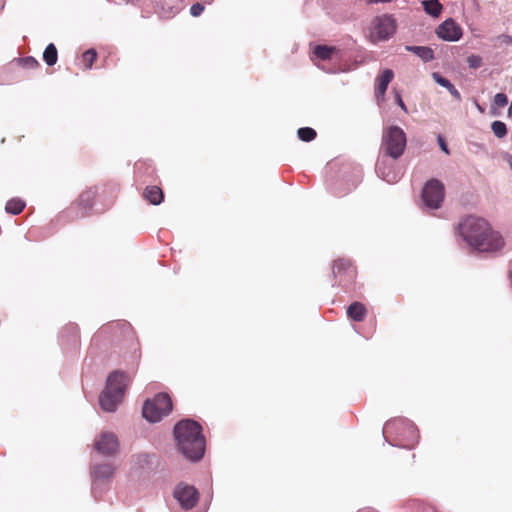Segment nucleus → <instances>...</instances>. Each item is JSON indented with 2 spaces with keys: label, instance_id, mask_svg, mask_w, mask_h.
<instances>
[{
  "label": "nucleus",
  "instance_id": "obj_1",
  "mask_svg": "<svg viewBox=\"0 0 512 512\" xmlns=\"http://www.w3.org/2000/svg\"><path fill=\"white\" fill-rule=\"evenodd\" d=\"M458 231L471 247L481 252L497 251L504 246L502 236L482 218L468 216L459 223Z\"/></svg>",
  "mask_w": 512,
  "mask_h": 512
},
{
  "label": "nucleus",
  "instance_id": "obj_2",
  "mask_svg": "<svg viewBox=\"0 0 512 512\" xmlns=\"http://www.w3.org/2000/svg\"><path fill=\"white\" fill-rule=\"evenodd\" d=\"M174 436L180 452L191 461H199L205 452L201 425L191 419L181 420L174 427Z\"/></svg>",
  "mask_w": 512,
  "mask_h": 512
},
{
  "label": "nucleus",
  "instance_id": "obj_3",
  "mask_svg": "<svg viewBox=\"0 0 512 512\" xmlns=\"http://www.w3.org/2000/svg\"><path fill=\"white\" fill-rule=\"evenodd\" d=\"M131 382L128 374L114 371L106 380L105 389L99 396V404L106 412H114L124 398L125 391Z\"/></svg>",
  "mask_w": 512,
  "mask_h": 512
},
{
  "label": "nucleus",
  "instance_id": "obj_4",
  "mask_svg": "<svg viewBox=\"0 0 512 512\" xmlns=\"http://www.w3.org/2000/svg\"><path fill=\"white\" fill-rule=\"evenodd\" d=\"M406 134L398 126H390L383 131L381 150L385 156L398 159L406 147Z\"/></svg>",
  "mask_w": 512,
  "mask_h": 512
},
{
  "label": "nucleus",
  "instance_id": "obj_5",
  "mask_svg": "<svg viewBox=\"0 0 512 512\" xmlns=\"http://www.w3.org/2000/svg\"><path fill=\"white\" fill-rule=\"evenodd\" d=\"M172 411V400L166 393H159L153 399H147L142 408L143 417L151 422H159Z\"/></svg>",
  "mask_w": 512,
  "mask_h": 512
},
{
  "label": "nucleus",
  "instance_id": "obj_6",
  "mask_svg": "<svg viewBox=\"0 0 512 512\" xmlns=\"http://www.w3.org/2000/svg\"><path fill=\"white\" fill-rule=\"evenodd\" d=\"M391 432L403 437L407 441L406 447L413 445L418 439V430L408 419L398 418L386 422L383 428L384 437L386 438V434Z\"/></svg>",
  "mask_w": 512,
  "mask_h": 512
},
{
  "label": "nucleus",
  "instance_id": "obj_7",
  "mask_svg": "<svg viewBox=\"0 0 512 512\" xmlns=\"http://www.w3.org/2000/svg\"><path fill=\"white\" fill-rule=\"evenodd\" d=\"M444 186L437 180L428 181L422 191L424 206L428 209H438L444 200Z\"/></svg>",
  "mask_w": 512,
  "mask_h": 512
},
{
  "label": "nucleus",
  "instance_id": "obj_8",
  "mask_svg": "<svg viewBox=\"0 0 512 512\" xmlns=\"http://www.w3.org/2000/svg\"><path fill=\"white\" fill-rule=\"evenodd\" d=\"M396 31V23L391 15L377 16L373 20V32L371 39L373 42L386 41Z\"/></svg>",
  "mask_w": 512,
  "mask_h": 512
},
{
  "label": "nucleus",
  "instance_id": "obj_9",
  "mask_svg": "<svg viewBox=\"0 0 512 512\" xmlns=\"http://www.w3.org/2000/svg\"><path fill=\"white\" fill-rule=\"evenodd\" d=\"M115 472V467L110 463L94 464L91 466L92 493L98 498L101 492L100 486L110 481Z\"/></svg>",
  "mask_w": 512,
  "mask_h": 512
},
{
  "label": "nucleus",
  "instance_id": "obj_10",
  "mask_svg": "<svg viewBox=\"0 0 512 512\" xmlns=\"http://www.w3.org/2000/svg\"><path fill=\"white\" fill-rule=\"evenodd\" d=\"M173 497L182 509L189 510L198 502L199 493L194 486L182 482L174 488Z\"/></svg>",
  "mask_w": 512,
  "mask_h": 512
},
{
  "label": "nucleus",
  "instance_id": "obj_11",
  "mask_svg": "<svg viewBox=\"0 0 512 512\" xmlns=\"http://www.w3.org/2000/svg\"><path fill=\"white\" fill-rule=\"evenodd\" d=\"M333 276L337 285L347 287L349 286L356 277L355 268L348 260L339 259L334 262Z\"/></svg>",
  "mask_w": 512,
  "mask_h": 512
},
{
  "label": "nucleus",
  "instance_id": "obj_12",
  "mask_svg": "<svg viewBox=\"0 0 512 512\" xmlns=\"http://www.w3.org/2000/svg\"><path fill=\"white\" fill-rule=\"evenodd\" d=\"M95 450L103 456H113L119 450V440L114 433L102 432L94 442Z\"/></svg>",
  "mask_w": 512,
  "mask_h": 512
},
{
  "label": "nucleus",
  "instance_id": "obj_13",
  "mask_svg": "<svg viewBox=\"0 0 512 512\" xmlns=\"http://www.w3.org/2000/svg\"><path fill=\"white\" fill-rule=\"evenodd\" d=\"M436 34L444 41L454 42L461 38L462 29L453 19L449 18L437 27Z\"/></svg>",
  "mask_w": 512,
  "mask_h": 512
},
{
  "label": "nucleus",
  "instance_id": "obj_14",
  "mask_svg": "<svg viewBox=\"0 0 512 512\" xmlns=\"http://www.w3.org/2000/svg\"><path fill=\"white\" fill-rule=\"evenodd\" d=\"M376 173L387 183H394L398 180V174L392 170L391 167H387L386 160L384 158L378 160L376 164Z\"/></svg>",
  "mask_w": 512,
  "mask_h": 512
},
{
  "label": "nucleus",
  "instance_id": "obj_15",
  "mask_svg": "<svg viewBox=\"0 0 512 512\" xmlns=\"http://www.w3.org/2000/svg\"><path fill=\"white\" fill-rule=\"evenodd\" d=\"M394 77V73L390 69H385L382 74L377 78V86H376V97L379 99L383 98L389 83L392 81Z\"/></svg>",
  "mask_w": 512,
  "mask_h": 512
},
{
  "label": "nucleus",
  "instance_id": "obj_16",
  "mask_svg": "<svg viewBox=\"0 0 512 512\" xmlns=\"http://www.w3.org/2000/svg\"><path fill=\"white\" fill-rule=\"evenodd\" d=\"M337 53V49L333 46H327V45H317L315 46L313 50V61L316 59L326 61L331 60L333 58V55Z\"/></svg>",
  "mask_w": 512,
  "mask_h": 512
},
{
  "label": "nucleus",
  "instance_id": "obj_17",
  "mask_svg": "<svg viewBox=\"0 0 512 512\" xmlns=\"http://www.w3.org/2000/svg\"><path fill=\"white\" fill-rule=\"evenodd\" d=\"M95 197V192L92 190L84 191L77 200V205L82 210L81 216L87 214L89 210H91L93 206V200Z\"/></svg>",
  "mask_w": 512,
  "mask_h": 512
},
{
  "label": "nucleus",
  "instance_id": "obj_18",
  "mask_svg": "<svg viewBox=\"0 0 512 512\" xmlns=\"http://www.w3.org/2000/svg\"><path fill=\"white\" fill-rule=\"evenodd\" d=\"M405 50L417 55L423 62H430L434 59V51L427 46H405Z\"/></svg>",
  "mask_w": 512,
  "mask_h": 512
},
{
  "label": "nucleus",
  "instance_id": "obj_19",
  "mask_svg": "<svg viewBox=\"0 0 512 512\" xmlns=\"http://www.w3.org/2000/svg\"><path fill=\"white\" fill-rule=\"evenodd\" d=\"M433 80L440 86L446 88L450 92V94L458 101L461 100L460 92L455 88V86L447 79L444 78L440 73L433 72L432 73Z\"/></svg>",
  "mask_w": 512,
  "mask_h": 512
},
{
  "label": "nucleus",
  "instance_id": "obj_20",
  "mask_svg": "<svg viewBox=\"0 0 512 512\" xmlns=\"http://www.w3.org/2000/svg\"><path fill=\"white\" fill-rule=\"evenodd\" d=\"M347 315L350 319L360 322V321L364 320V318L366 316V308L360 302H353L347 308Z\"/></svg>",
  "mask_w": 512,
  "mask_h": 512
},
{
  "label": "nucleus",
  "instance_id": "obj_21",
  "mask_svg": "<svg viewBox=\"0 0 512 512\" xmlns=\"http://www.w3.org/2000/svg\"><path fill=\"white\" fill-rule=\"evenodd\" d=\"M145 198L153 205H158L163 200V192L157 186H150L145 189Z\"/></svg>",
  "mask_w": 512,
  "mask_h": 512
},
{
  "label": "nucleus",
  "instance_id": "obj_22",
  "mask_svg": "<svg viewBox=\"0 0 512 512\" xmlns=\"http://www.w3.org/2000/svg\"><path fill=\"white\" fill-rule=\"evenodd\" d=\"M422 4L425 12L433 17H438L443 9L439 0H426L423 1Z\"/></svg>",
  "mask_w": 512,
  "mask_h": 512
},
{
  "label": "nucleus",
  "instance_id": "obj_23",
  "mask_svg": "<svg viewBox=\"0 0 512 512\" xmlns=\"http://www.w3.org/2000/svg\"><path fill=\"white\" fill-rule=\"evenodd\" d=\"M43 59L48 66H53L56 64L58 55L57 49L53 43H50L44 50Z\"/></svg>",
  "mask_w": 512,
  "mask_h": 512
},
{
  "label": "nucleus",
  "instance_id": "obj_24",
  "mask_svg": "<svg viewBox=\"0 0 512 512\" xmlns=\"http://www.w3.org/2000/svg\"><path fill=\"white\" fill-rule=\"evenodd\" d=\"M25 207V203L21 199H11L6 203L5 210L6 212L17 215L22 212Z\"/></svg>",
  "mask_w": 512,
  "mask_h": 512
},
{
  "label": "nucleus",
  "instance_id": "obj_25",
  "mask_svg": "<svg viewBox=\"0 0 512 512\" xmlns=\"http://www.w3.org/2000/svg\"><path fill=\"white\" fill-rule=\"evenodd\" d=\"M491 130L498 139L504 138L508 132L506 124L500 120L491 123Z\"/></svg>",
  "mask_w": 512,
  "mask_h": 512
},
{
  "label": "nucleus",
  "instance_id": "obj_26",
  "mask_svg": "<svg viewBox=\"0 0 512 512\" xmlns=\"http://www.w3.org/2000/svg\"><path fill=\"white\" fill-rule=\"evenodd\" d=\"M298 138L304 142H310L316 138V131L310 127H302L297 131Z\"/></svg>",
  "mask_w": 512,
  "mask_h": 512
},
{
  "label": "nucleus",
  "instance_id": "obj_27",
  "mask_svg": "<svg viewBox=\"0 0 512 512\" xmlns=\"http://www.w3.org/2000/svg\"><path fill=\"white\" fill-rule=\"evenodd\" d=\"M97 57V52L94 49H88L82 55L83 61L85 62L86 68L90 69L93 65L94 60Z\"/></svg>",
  "mask_w": 512,
  "mask_h": 512
},
{
  "label": "nucleus",
  "instance_id": "obj_28",
  "mask_svg": "<svg viewBox=\"0 0 512 512\" xmlns=\"http://www.w3.org/2000/svg\"><path fill=\"white\" fill-rule=\"evenodd\" d=\"M508 104V97L504 93H497L494 96L492 106H496L498 108H503Z\"/></svg>",
  "mask_w": 512,
  "mask_h": 512
},
{
  "label": "nucleus",
  "instance_id": "obj_29",
  "mask_svg": "<svg viewBox=\"0 0 512 512\" xmlns=\"http://www.w3.org/2000/svg\"><path fill=\"white\" fill-rule=\"evenodd\" d=\"M467 63L471 69H478L482 66L483 60L479 55L472 54L467 57Z\"/></svg>",
  "mask_w": 512,
  "mask_h": 512
},
{
  "label": "nucleus",
  "instance_id": "obj_30",
  "mask_svg": "<svg viewBox=\"0 0 512 512\" xmlns=\"http://www.w3.org/2000/svg\"><path fill=\"white\" fill-rule=\"evenodd\" d=\"M21 63L23 67L28 69H33L39 65L38 61L31 56L21 59Z\"/></svg>",
  "mask_w": 512,
  "mask_h": 512
},
{
  "label": "nucleus",
  "instance_id": "obj_31",
  "mask_svg": "<svg viewBox=\"0 0 512 512\" xmlns=\"http://www.w3.org/2000/svg\"><path fill=\"white\" fill-rule=\"evenodd\" d=\"M204 10V6L201 3H195L190 8V14L194 17H198Z\"/></svg>",
  "mask_w": 512,
  "mask_h": 512
},
{
  "label": "nucleus",
  "instance_id": "obj_32",
  "mask_svg": "<svg viewBox=\"0 0 512 512\" xmlns=\"http://www.w3.org/2000/svg\"><path fill=\"white\" fill-rule=\"evenodd\" d=\"M438 143L443 152L449 154L448 146L442 136H438Z\"/></svg>",
  "mask_w": 512,
  "mask_h": 512
},
{
  "label": "nucleus",
  "instance_id": "obj_33",
  "mask_svg": "<svg viewBox=\"0 0 512 512\" xmlns=\"http://www.w3.org/2000/svg\"><path fill=\"white\" fill-rule=\"evenodd\" d=\"M396 100H397L398 105L401 107V109H403L404 111H406V110H407V109H406V105L404 104V102H403V100H402V98H401L400 94H398V93H397V95H396Z\"/></svg>",
  "mask_w": 512,
  "mask_h": 512
},
{
  "label": "nucleus",
  "instance_id": "obj_34",
  "mask_svg": "<svg viewBox=\"0 0 512 512\" xmlns=\"http://www.w3.org/2000/svg\"><path fill=\"white\" fill-rule=\"evenodd\" d=\"M392 0H366L367 4L388 3Z\"/></svg>",
  "mask_w": 512,
  "mask_h": 512
},
{
  "label": "nucleus",
  "instance_id": "obj_35",
  "mask_svg": "<svg viewBox=\"0 0 512 512\" xmlns=\"http://www.w3.org/2000/svg\"><path fill=\"white\" fill-rule=\"evenodd\" d=\"M490 114H491L492 116L497 117V116H499V115H500V112L497 110V107H496V106H492V105H491V108H490Z\"/></svg>",
  "mask_w": 512,
  "mask_h": 512
},
{
  "label": "nucleus",
  "instance_id": "obj_36",
  "mask_svg": "<svg viewBox=\"0 0 512 512\" xmlns=\"http://www.w3.org/2000/svg\"><path fill=\"white\" fill-rule=\"evenodd\" d=\"M507 117L512 118V102L509 105V108L507 110Z\"/></svg>",
  "mask_w": 512,
  "mask_h": 512
},
{
  "label": "nucleus",
  "instance_id": "obj_37",
  "mask_svg": "<svg viewBox=\"0 0 512 512\" xmlns=\"http://www.w3.org/2000/svg\"><path fill=\"white\" fill-rule=\"evenodd\" d=\"M506 160H507L510 168L512 169V155L507 154L506 155Z\"/></svg>",
  "mask_w": 512,
  "mask_h": 512
},
{
  "label": "nucleus",
  "instance_id": "obj_38",
  "mask_svg": "<svg viewBox=\"0 0 512 512\" xmlns=\"http://www.w3.org/2000/svg\"><path fill=\"white\" fill-rule=\"evenodd\" d=\"M358 512H374V511H372L371 509H362V510H360Z\"/></svg>",
  "mask_w": 512,
  "mask_h": 512
},
{
  "label": "nucleus",
  "instance_id": "obj_39",
  "mask_svg": "<svg viewBox=\"0 0 512 512\" xmlns=\"http://www.w3.org/2000/svg\"><path fill=\"white\" fill-rule=\"evenodd\" d=\"M477 108H478V110H479L480 112H483V109H482V107H481L479 104H477Z\"/></svg>",
  "mask_w": 512,
  "mask_h": 512
}]
</instances>
